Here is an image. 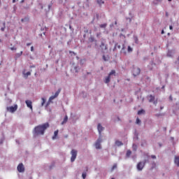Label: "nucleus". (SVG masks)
Instances as JSON below:
<instances>
[{
    "label": "nucleus",
    "mask_w": 179,
    "mask_h": 179,
    "mask_svg": "<svg viewBox=\"0 0 179 179\" xmlns=\"http://www.w3.org/2000/svg\"><path fill=\"white\" fill-rule=\"evenodd\" d=\"M49 127L48 123L38 125L34 129V136H43L45 131Z\"/></svg>",
    "instance_id": "obj_1"
},
{
    "label": "nucleus",
    "mask_w": 179,
    "mask_h": 179,
    "mask_svg": "<svg viewBox=\"0 0 179 179\" xmlns=\"http://www.w3.org/2000/svg\"><path fill=\"white\" fill-rule=\"evenodd\" d=\"M112 76H116V71L115 70H111L110 73H108V76L106 77L104 83L106 84H108L110 81V77Z\"/></svg>",
    "instance_id": "obj_2"
},
{
    "label": "nucleus",
    "mask_w": 179,
    "mask_h": 179,
    "mask_svg": "<svg viewBox=\"0 0 179 179\" xmlns=\"http://www.w3.org/2000/svg\"><path fill=\"white\" fill-rule=\"evenodd\" d=\"M61 88L58 89V91H57L55 94V96H50V97L49 98V101H48V103H47L46 106H48L49 105V103L51 102L52 101H53L55 98H57L59 93H61Z\"/></svg>",
    "instance_id": "obj_3"
},
{
    "label": "nucleus",
    "mask_w": 179,
    "mask_h": 179,
    "mask_svg": "<svg viewBox=\"0 0 179 179\" xmlns=\"http://www.w3.org/2000/svg\"><path fill=\"white\" fill-rule=\"evenodd\" d=\"M148 102L153 103L155 106H157V104L158 103V101L155 100V96H152V94L148 96Z\"/></svg>",
    "instance_id": "obj_4"
},
{
    "label": "nucleus",
    "mask_w": 179,
    "mask_h": 179,
    "mask_svg": "<svg viewBox=\"0 0 179 179\" xmlns=\"http://www.w3.org/2000/svg\"><path fill=\"white\" fill-rule=\"evenodd\" d=\"M77 154H78V152L76 150H71V162H73L76 159Z\"/></svg>",
    "instance_id": "obj_5"
},
{
    "label": "nucleus",
    "mask_w": 179,
    "mask_h": 179,
    "mask_svg": "<svg viewBox=\"0 0 179 179\" xmlns=\"http://www.w3.org/2000/svg\"><path fill=\"white\" fill-rule=\"evenodd\" d=\"M18 108V106L14 105V106L7 107V111L10 113H15Z\"/></svg>",
    "instance_id": "obj_6"
},
{
    "label": "nucleus",
    "mask_w": 179,
    "mask_h": 179,
    "mask_svg": "<svg viewBox=\"0 0 179 179\" xmlns=\"http://www.w3.org/2000/svg\"><path fill=\"white\" fill-rule=\"evenodd\" d=\"M141 69L138 67H134L133 69V75L134 77L140 75Z\"/></svg>",
    "instance_id": "obj_7"
},
{
    "label": "nucleus",
    "mask_w": 179,
    "mask_h": 179,
    "mask_svg": "<svg viewBox=\"0 0 179 179\" xmlns=\"http://www.w3.org/2000/svg\"><path fill=\"white\" fill-rule=\"evenodd\" d=\"M146 161L144 162H138L137 165V169L138 171H142L143 167L145 166Z\"/></svg>",
    "instance_id": "obj_8"
},
{
    "label": "nucleus",
    "mask_w": 179,
    "mask_h": 179,
    "mask_svg": "<svg viewBox=\"0 0 179 179\" xmlns=\"http://www.w3.org/2000/svg\"><path fill=\"white\" fill-rule=\"evenodd\" d=\"M17 169L20 173H24L25 170L24 166L22 164V163H20L19 165H17Z\"/></svg>",
    "instance_id": "obj_9"
},
{
    "label": "nucleus",
    "mask_w": 179,
    "mask_h": 179,
    "mask_svg": "<svg viewBox=\"0 0 179 179\" xmlns=\"http://www.w3.org/2000/svg\"><path fill=\"white\" fill-rule=\"evenodd\" d=\"M99 48H101L102 52H104V51L108 50L107 45L104 44L103 42H101V45H99Z\"/></svg>",
    "instance_id": "obj_10"
},
{
    "label": "nucleus",
    "mask_w": 179,
    "mask_h": 179,
    "mask_svg": "<svg viewBox=\"0 0 179 179\" xmlns=\"http://www.w3.org/2000/svg\"><path fill=\"white\" fill-rule=\"evenodd\" d=\"M101 138H99L97 140V141H96V143H95V148H96V149H101Z\"/></svg>",
    "instance_id": "obj_11"
},
{
    "label": "nucleus",
    "mask_w": 179,
    "mask_h": 179,
    "mask_svg": "<svg viewBox=\"0 0 179 179\" xmlns=\"http://www.w3.org/2000/svg\"><path fill=\"white\" fill-rule=\"evenodd\" d=\"M26 104H27V108L32 110V102H31V101L27 100L26 101Z\"/></svg>",
    "instance_id": "obj_12"
},
{
    "label": "nucleus",
    "mask_w": 179,
    "mask_h": 179,
    "mask_svg": "<svg viewBox=\"0 0 179 179\" xmlns=\"http://www.w3.org/2000/svg\"><path fill=\"white\" fill-rule=\"evenodd\" d=\"M97 129H98V131H99V136H101V131H103V127H101V124H98Z\"/></svg>",
    "instance_id": "obj_13"
},
{
    "label": "nucleus",
    "mask_w": 179,
    "mask_h": 179,
    "mask_svg": "<svg viewBox=\"0 0 179 179\" xmlns=\"http://www.w3.org/2000/svg\"><path fill=\"white\" fill-rule=\"evenodd\" d=\"M175 164L177 165L178 167H179V157H175Z\"/></svg>",
    "instance_id": "obj_14"
},
{
    "label": "nucleus",
    "mask_w": 179,
    "mask_h": 179,
    "mask_svg": "<svg viewBox=\"0 0 179 179\" xmlns=\"http://www.w3.org/2000/svg\"><path fill=\"white\" fill-rule=\"evenodd\" d=\"M23 75H24V78H28L29 76L31 75V73L29 71V72H27L25 73L24 71H23Z\"/></svg>",
    "instance_id": "obj_15"
},
{
    "label": "nucleus",
    "mask_w": 179,
    "mask_h": 179,
    "mask_svg": "<svg viewBox=\"0 0 179 179\" xmlns=\"http://www.w3.org/2000/svg\"><path fill=\"white\" fill-rule=\"evenodd\" d=\"M58 134H59V131H58V130H57V131H55V136H52V140L56 139V138H57V136H58Z\"/></svg>",
    "instance_id": "obj_16"
},
{
    "label": "nucleus",
    "mask_w": 179,
    "mask_h": 179,
    "mask_svg": "<svg viewBox=\"0 0 179 179\" xmlns=\"http://www.w3.org/2000/svg\"><path fill=\"white\" fill-rule=\"evenodd\" d=\"M115 145H117V146H122L123 143H122V142L117 141H115Z\"/></svg>",
    "instance_id": "obj_17"
},
{
    "label": "nucleus",
    "mask_w": 179,
    "mask_h": 179,
    "mask_svg": "<svg viewBox=\"0 0 179 179\" xmlns=\"http://www.w3.org/2000/svg\"><path fill=\"white\" fill-rule=\"evenodd\" d=\"M107 27V24H99V27L101 29H106Z\"/></svg>",
    "instance_id": "obj_18"
},
{
    "label": "nucleus",
    "mask_w": 179,
    "mask_h": 179,
    "mask_svg": "<svg viewBox=\"0 0 179 179\" xmlns=\"http://www.w3.org/2000/svg\"><path fill=\"white\" fill-rule=\"evenodd\" d=\"M68 121V116H65L64 120L62 122V124H66Z\"/></svg>",
    "instance_id": "obj_19"
},
{
    "label": "nucleus",
    "mask_w": 179,
    "mask_h": 179,
    "mask_svg": "<svg viewBox=\"0 0 179 179\" xmlns=\"http://www.w3.org/2000/svg\"><path fill=\"white\" fill-rule=\"evenodd\" d=\"M97 3L101 6L104 3V1L103 0H97Z\"/></svg>",
    "instance_id": "obj_20"
},
{
    "label": "nucleus",
    "mask_w": 179,
    "mask_h": 179,
    "mask_svg": "<svg viewBox=\"0 0 179 179\" xmlns=\"http://www.w3.org/2000/svg\"><path fill=\"white\" fill-rule=\"evenodd\" d=\"M117 167V164H114L113 166L111 168V171H113L115 169H116Z\"/></svg>",
    "instance_id": "obj_21"
},
{
    "label": "nucleus",
    "mask_w": 179,
    "mask_h": 179,
    "mask_svg": "<svg viewBox=\"0 0 179 179\" xmlns=\"http://www.w3.org/2000/svg\"><path fill=\"white\" fill-rule=\"evenodd\" d=\"M131 154H132V152L130 151V150H128L127 152V157H130Z\"/></svg>",
    "instance_id": "obj_22"
},
{
    "label": "nucleus",
    "mask_w": 179,
    "mask_h": 179,
    "mask_svg": "<svg viewBox=\"0 0 179 179\" xmlns=\"http://www.w3.org/2000/svg\"><path fill=\"white\" fill-rule=\"evenodd\" d=\"M82 177H83V179H86L87 173H83Z\"/></svg>",
    "instance_id": "obj_23"
},
{
    "label": "nucleus",
    "mask_w": 179,
    "mask_h": 179,
    "mask_svg": "<svg viewBox=\"0 0 179 179\" xmlns=\"http://www.w3.org/2000/svg\"><path fill=\"white\" fill-rule=\"evenodd\" d=\"M133 150H134V151H136V150H137V145H136V144H133Z\"/></svg>",
    "instance_id": "obj_24"
},
{
    "label": "nucleus",
    "mask_w": 179,
    "mask_h": 179,
    "mask_svg": "<svg viewBox=\"0 0 179 179\" xmlns=\"http://www.w3.org/2000/svg\"><path fill=\"white\" fill-rule=\"evenodd\" d=\"M145 113V110H138V115H141V113Z\"/></svg>",
    "instance_id": "obj_25"
},
{
    "label": "nucleus",
    "mask_w": 179,
    "mask_h": 179,
    "mask_svg": "<svg viewBox=\"0 0 179 179\" xmlns=\"http://www.w3.org/2000/svg\"><path fill=\"white\" fill-rule=\"evenodd\" d=\"M45 103V98H42V103H41V106H44Z\"/></svg>",
    "instance_id": "obj_26"
},
{
    "label": "nucleus",
    "mask_w": 179,
    "mask_h": 179,
    "mask_svg": "<svg viewBox=\"0 0 179 179\" xmlns=\"http://www.w3.org/2000/svg\"><path fill=\"white\" fill-rule=\"evenodd\" d=\"M132 51H133L132 48H131L130 46H128V52H132Z\"/></svg>",
    "instance_id": "obj_27"
},
{
    "label": "nucleus",
    "mask_w": 179,
    "mask_h": 179,
    "mask_svg": "<svg viewBox=\"0 0 179 179\" xmlns=\"http://www.w3.org/2000/svg\"><path fill=\"white\" fill-rule=\"evenodd\" d=\"M136 124H141V120H140L139 118H137V119H136Z\"/></svg>",
    "instance_id": "obj_28"
},
{
    "label": "nucleus",
    "mask_w": 179,
    "mask_h": 179,
    "mask_svg": "<svg viewBox=\"0 0 179 179\" xmlns=\"http://www.w3.org/2000/svg\"><path fill=\"white\" fill-rule=\"evenodd\" d=\"M10 50L13 51V50H16L17 48L15 47H13V48H10Z\"/></svg>",
    "instance_id": "obj_29"
},
{
    "label": "nucleus",
    "mask_w": 179,
    "mask_h": 179,
    "mask_svg": "<svg viewBox=\"0 0 179 179\" xmlns=\"http://www.w3.org/2000/svg\"><path fill=\"white\" fill-rule=\"evenodd\" d=\"M69 54H74V55H76V53H75L74 52H72V51H69Z\"/></svg>",
    "instance_id": "obj_30"
},
{
    "label": "nucleus",
    "mask_w": 179,
    "mask_h": 179,
    "mask_svg": "<svg viewBox=\"0 0 179 179\" xmlns=\"http://www.w3.org/2000/svg\"><path fill=\"white\" fill-rule=\"evenodd\" d=\"M1 31H5V27H1Z\"/></svg>",
    "instance_id": "obj_31"
},
{
    "label": "nucleus",
    "mask_w": 179,
    "mask_h": 179,
    "mask_svg": "<svg viewBox=\"0 0 179 179\" xmlns=\"http://www.w3.org/2000/svg\"><path fill=\"white\" fill-rule=\"evenodd\" d=\"M34 48L32 46L31 47V52H34Z\"/></svg>",
    "instance_id": "obj_32"
},
{
    "label": "nucleus",
    "mask_w": 179,
    "mask_h": 179,
    "mask_svg": "<svg viewBox=\"0 0 179 179\" xmlns=\"http://www.w3.org/2000/svg\"><path fill=\"white\" fill-rule=\"evenodd\" d=\"M151 158L152 159H156V156L155 155H151Z\"/></svg>",
    "instance_id": "obj_33"
},
{
    "label": "nucleus",
    "mask_w": 179,
    "mask_h": 179,
    "mask_svg": "<svg viewBox=\"0 0 179 179\" xmlns=\"http://www.w3.org/2000/svg\"><path fill=\"white\" fill-rule=\"evenodd\" d=\"M31 45V43H27V46H30Z\"/></svg>",
    "instance_id": "obj_34"
},
{
    "label": "nucleus",
    "mask_w": 179,
    "mask_h": 179,
    "mask_svg": "<svg viewBox=\"0 0 179 179\" xmlns=\"http://www.w3.org/2000/svg\"><path fill=\"white\" fill-rule=\"evenodd\" d=\"M24 3V0H21L20 3Z\"/></svg>",
    "instance_id": "obj_35"
},
{
    "label": "nucleus",
    "mask_w": 179,
    "mask_h": 179,
    "mask_svg": "<svg viewBox=\"0 0 179 179\" xmlns=\"http://www.w3.org/2000/svg\"><path fill=\"white\" fill-rule=\"evenodd\" d=\"M161 34H164V30H162V31H161Z\"/></svg>",
    "instance_id": "obj_36"
},
{
    "label": "nucleus",
    "mask_w": 179,
    "mask_h": 179,
    "mask_svg": "<svg viewBox=\"0 0 179 179\" xmlns=\"http://www.w3.org/2000/svg\"><path fill=\"white\" fill-rule=\"evenodd\" d=\"M169 29H170V30H172V29H173V27H172V26H170V27H169Z\"/></svg>",
    "instance_id": "obj_37"
},
{
    "label": "nucleus",
    "mask_w": 179,
    "mask_h": 179,
    "mask_svg": "<svg viewBox=\"0 0 179 179\" xmlns=\"http://www.w3.org/2000/svg\"><path fill=\"white\" fill-rule=\"evenodd\" d=\"M169 99L171 101H172L173 100L172 96H170Z\"/></svg>",
    "instance_id": "obj_38"
},
{
    "label": "nucleus",
    "mask_w": 179,
    "mask_h": 179,
    "mask_svg": "<svg viewBox=\"0 0 179 179\" xmlns=\"http://www.w3.org/2000/svg\"><path fill=\"white\" fill-rule=\"evenodd\" d=\"M17 0H13V3H15Z\"/></svg>",
    "instance_id": "obj_39"
},
{
    "label": "nucleus",
    "mask_w": 179,
    "mask_h": 179,
    "mask_svg": "<svg viewBox=\"0 0 179 179\" xmlns=\"http://www.w3.org/2000/svg\"><path fill=\"white\" fill-rule=\"evenodd\" d=\"M35 66H31L30 68H34Z\"/></svg>",
    "instance_id": "obj_40"
},
{
    "label": "nucleus",
    "mask_w": 179,
    "mask_h": 179,
    "mask_svg": "<svg viewBox=\"0 0 179 179\" xmlns=\"http://www.w3.org/2000/svg\"><path fill=\"white\" fill-rule=\"evenodd\" d=\"M117 48H118V49H120V45H118Z\"/></svg>",
    "instance_id": "obj_41"
},
{
    "label": "nucleus",
    "mask_w": 179,
    "mask_h": 179,
    "mask_svg": "<svg viewBox=\"0 0 179 179\" xmlns=\"http://www.w3.org/2000/svg\"><path fill=\"white\" fill-rule=\"evenodd\" d=\"M20 55H22V51L20 52Z\"/></svg>",
    "instance_id": "obj_42"
},
{
    "label": "nucleus",
    "mask_w": 179,
    "mask_h": 179,
    "mask_svg": "<svg viewBox=\"0 0 179 179\" xmlns=\"http://www.w3.org/2000/svg\"><path fill=\"white\" fill-rule=\"evenodd\" d=\"M178 61L179 62V56L178 57Z\"/></svg>",
    "instance_id": "obj_43"
},
{
    "label": "nucleus",
    "mask_w": 179,
    "mask_h": 179,
    "mask_svg": "<svg viewBox=\"0 0 179 179\" xmlns=\"http://www.w3.org/2000/svg\"><path fill=\"white\" fill-rule=\"evenodd\" d=\"M172 0H168V1H171Z\"/></svg>",
    "instance_id": "obj_44"
},
{
    "label": "nucleus",
    "mask_w": 179,
    "mask_h": 179,
    "mask_svg": "<svg viewBox=\"0 0 179 179\" xmlns=\"http://www.w3.org/2000/svg\"><path fill=\"white\" fill-rule=\"evenodd\" d=\"M115 24H117V22H115Z\"/></svg>",
    "instance_id": "obj_45"
},
{
    "label": "nucleus",
    "mask_w": 179,
    "mask_h": 179,
    "mask_svg": "<svg viewBox=\"0 0 179 179\" xmlns=\"http://www.w3.org/2000/svg\"><path fill=\"white\" fill-rule=\"evenodd\" d=\"M163 109V107H161V110H162Z\"/></svg>",
    "instance_id": "obj_46"
},
{
    "label": "nucleus",
    "mask_w": 179,
    "mask_h": 179,
    "mask_svg": "<svg viewBox=\"0 0 179 179\" xmlns=\"http://www.w3.org/2000/svg\"><path fill=\"white\" fill-rule=\"evenodd\" d=\"M106 58V57L105 56H103V59H105Z\"/></svg>",
    "instance_id": "obj_47"
},
{
    "label": "nucleus",
    "mask_w": 179,
    "mask_h": 179,
    "mask_svg": "<svg viewBox=\"0 0 179 179\" xmlns=\"http://www.w3.org/2000/svg\"><path fill=\"white\" fill-rule=\"evenodd\" d=\"M48 48H50V46L49 45V46H48Z\"/></svg>",
    "instance_id": "obj_48"
},
{
    "label": "nucleus",
    "mask_w": 179,
    "mask_h": 179,
    "mask_svg": "<svg viewBox=\"0 0 179 179\" xmlns=\"http://www.w3.org/2000/svg\"><path fill=\"white\" fill-rule=\"evenodd\" d=\"M111 179H115L114 178H112Z\"/></svg>",
    "instance_id": "obj_49"
},
{
    "label": "nucleus",
    "mask_w": 179,
    "mask_h": 179,
    "mask_svg": "<svg viewBox=\"0 0 179 179\" xmlns=\"http://www.w3.org/2000/svg\"><path fill=\"white\" fill-rule=\"evenodd\" d=\"M16 1H19V0H16Z\"/></svg>",
    "instance_id": "obj_50"
}]
</instances>
